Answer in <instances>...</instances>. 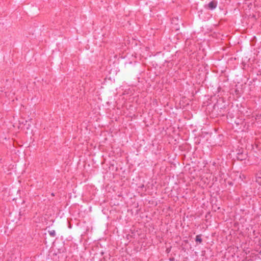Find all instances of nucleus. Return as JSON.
Masks as SVG:
<instances>
[{
	"mask_svg": "<svg viewBox=\"0 0 261 261\" xmlns=\"http://www.w3.org/2000/svg\"><path fill=\"white\" fill-rule=\"evenodd\" d=\"M196 241L199 242V243H201L202 242V239L199 236H197L196 237Z\"/></svg>",
	"mask_w": 261,
	"mask_h": 261,
	"instance_id": "nucleus-3",
	"label": "nucleus"
},
{
	"mask_svg": "<svg viewBox=\"0 0 261 261\" xmlns=\"http://www.w3.org/2000/svg\"><path fill=\"white\" fill-rule=\"evenodd\" d=\"M49 235L51 237H54L56 235V232L54 230H51L48 231Z\"/></svg>",
	"mask_w": 261,
	"mask_h": 261,
	"instance_id": "nucleus-2",
	"label": "nucleus"
},
{
	"mask_svg": "<svg viewBox=\"0 0 261 261\" xmlns=\"http://www.w3.org/2000/svg\"><path fill=\"white\" fill-rule=\"evenodd\" d=\"M216 6H217V3L214 1H212L208 4L209 8L212 9L215 8L216 7Z\"/></svg>",
	"mask_w": 261,
	"mask_h": 261,
	"instance_id": "nucleus-1",
	"label": "nucleus"
}]
</instances>
